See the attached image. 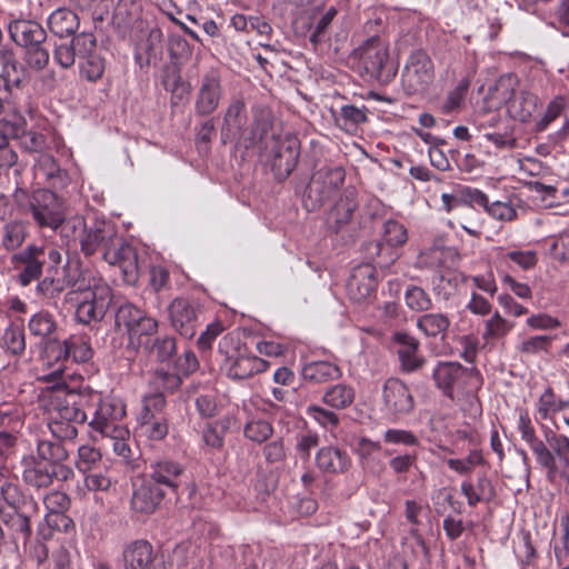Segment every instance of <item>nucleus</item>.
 I'll return each mask as SVG.
<instances>
[{"instance_id": "nucleus-1", "label": "nucleus", "mask_w": 569, "mask_h": 569, "mask_svg": "<svg viewBox=\"0 0 569 569\" xmlns=\"http://www.w3.org/2000/svg\"><path fill=\"white\" fill-rule=\"evenodd\" d=\"M515 84L516 80L512 76L500 77L489 91V100L496 108L508 104V111L512 118L527 122L537 112L541 102L535 93L528 90H520L516 93Z\"/></svg>"}, {"instance_id": "nucleus-2", "label": "nucleus", "mask_w": 569, "mask_h": 569, "mask_svg": "<svg viewBox=\"0 0 569 569\" xmlns=\"http://www.w3.org/2000/svg\"><path fill=\"white\" fill-rule=\"evenodd\" d=\"M17 203L27 208L37 224L56 230L62 221V207L58 196L48 189H38L32 193L19 188L14 192Z\"/></svg>"}, {"instance_id": "nucleus-3", "label": "nucleus", "mask_w": 569, "mask_h": 569, "mask_svg": "<svg viewBox=\"0 0 569 569\" xmlns=\"http://www.w3.org/2000/svg\"><path fill=\"white\" fill-rule=\"evenodd\" d=\"M346 171L341 166L325 164L315 171L307 186L303 204L308 211L320 209L339 191Z\"/></svg>"}, {"instance_id": "nucleus-4", "label": "nucleus", "mask_w": 569, "mask_h": 569, "mask_svg": "<svg viewBox=\"0 0 569 569\" xmlns=\"http://www.w3.org/2000/svg\"><path fill=\"white\" fill-rule=\"evenodd\" d=\"M3 113V100L0 98V116ZM0 136L16 139L22 150L29 153H43L47 138L40 132L27 130V120L20 110L14 108L0 118Z\"/></svg>"}, {"instance_id": "nucleus-5", "label": "nucleus", "mask_w": 569, "mask_h": 569, "mask_svg": "<svg viewBox=\"0 0 569 569\" xmlns=\"http://www.w3.org/2000/svg\"><path fill=\"white\" fill-rule=\"evenodd\" d=\"M81 299L78 302L76 318L79 322L88 325L100 321L106 316L112 302V289L102 279H93L87 289L78 286Z\"/></svg>"}, {"instance_id": "nucleus-6", "label": "nucleus", "mask_w": 569, "mask_h": 569, "mask_svg": "<svg viewBox=\"0 0 569 569\" xmlns=\"http://www.w3.org/2000/svg\"><path fill=\"white\" fill-rule=\"evenodd\" d=\"M435 80V66L422 50H416L408 57L401 73V86L408 96L425 94Z\"/></svg>"}, {"instance_id": "nucleus-7", "label": "nucleus", "mask_w": 569, "mask_h": 569, "mask_svg": "<svg viewBox=\"0 0 569 569\" xmlns=\"http://www.w3.org/2000/svg\"><path fill=\"white\" fill-rule=\"evenodd\" d=\"M87 418V412L77 403L57 398L48 427L56 439L73 440L78 436L77 425H82Z\"/></svg>"}, {"instance_id": "nucleus-8", "label": "nucleus", "mask_w": 569, "mask_h": 569, "mask_svg": "<svg viewBox=\"0 0 569 569\" xmlns=\"http://www.w3.org/2000/svg\"><path fill=\"white\" fill-rule=\"evenodd\" d=\"M382 410L393 422L411 415L415 410V398L400 379L389 378L382 387Z\"/></svg>"}, {"instance_id": "nucleus-9", "label": "nucleus", "mask_w": 569, "mask_h": 569, "mask_svg": "<svg viewBox=\"0 0 569 569\" xmlns=\"http://www.w3.org/2000/svg\"><path fill=\"white\" fill-rule=\"evenodd\" d=\"M359 63L367 77L378 81H388L391 77L387 72L389 50L386 41L378 37L368 39L359 49Z\"/></svg>"}, {"instance_id": "nucleus-10", "label": "nucleus", "mask_w": 569, "mask_h": 569, "mask_svg": "<svg viewBox=\"0 0 569 569\" xmlns=\"http://www.w3.org/2000/svg\"><path fill=\"white\" fill-rule=\"evenodd\" d=\"M201 312L202 306L198 300L182 297L173 299L168 307L172 328L187 339L196 335Z\"/></svg>"}, {"instance_id": "nucleus-11", "label": "nucleus", "mask_w": 569, "mask_h": 569, "mask_svg": "<svg viewBox=\"0 0 569 569\" xmlns=\"http://www.w3.org/2000/svg\"><path fill=\"white\" fill-rule=\"evenodd\" d=\"M119 241L120 234L113 223L96 219L89 226L86 224L80 247L84 256H92L97 251H101L103 258L107 250Z\"/></svg>"}, {"instance_id": "nucleus-12", "label": "nucleus", "mask_w": 569, "mask_h": 569, "mask_svg": "<svg viewBox=\"0 0 569 569\" xmlns=\"http://www.w3.org/2000/svg\"><path fill=\"white\" fill-rule=\"evenodd\" d=\"M21 468L23 482L37 490L51 487L56 480L68 481L71 479V477H64V473L57 468L33 457V453L22 457Z\"/></svg>"}, {"instance_id": "nucleus-13", "label": "nucleus", "mask_w": 569, "mask_h": 569, "mask_svg": "<svg viewBox=\"0 0 569 569\" xmlns=\"http://www.w3.org/2000/svg\"><path fill=\"white\" fill-rule=\"evenodd\" d=\"M267 148H269V146H267ZM270 158L274 176L280 180L288 178L298 162V139L290 134L283 138L273 137L270 146Z\"/></svg>"}, {"instance_id": "nucleus-14", "label": "nucleus", "mask_w": 569, "mask_h": 569, "mask_svg": "<svg viewBox=\"0 0 569 569\" xmlns=\"http://www.w3.org/2000/svg\"><path fill=\"white\" fill-rule=\"evenodd\" d=\"M103 260L121 270L123 281L136 284L139 280V263L136 249L121 236L120 241L112 244L104 253Z\"/></svg>"}, {"instance_id": "nucleus-15", "label": "nucleus", "mask_w": 569, "mask_h": 569, "mask_svg": "<svg viewBox=\"0 0 569 569\" xmlns=\"http://www.w3.org/2000/svg\"><path fill=\"white\" fill-rule=\"evenodd\" d=\"M97 52V39L91 32L76 34L70 44L61 43L53 50L54 61L62 68L68 69L76 62V58L84 59Z\"/></svg>"}, {"instance_id": "nucleus-16", "label": "nucleus", "mask_w": 569, "mask_h": 569, "mask_svg": "<svg viewBox=\"0 0 569 569\" xmlns=\"http://www.w3.org/2000/svg\"><path fill=\"white\" fill-rule=\"evenodd\" d=\"M221 77L218 71L207 72L200 80L194 101V111L199 116H209L219 107L222 98Z\"/></svg>"}, {"instance_id": "nucleus-17", "label": "nucleus", "mask_w": 569, "mask_h": 569, "mask_svg": "<svg viewBox=\"0 0 569 569\" xmlns=\"http://www.w3.org/2000/svg\"><path fill=\"white\" fill-rule=\"evenodd\" d=\"M126 416L124 405L113 398H99L89 425L101 435L110 433L121 426L118 421Z\"/></svg>"}, {"instance_id": "nucleus-18", "label": "nucleus", "mask_w": 569, "mask_h": 569, "mask_svg": "<svg viewBox=\"0 0 569 569\" xmlns=\"http://www.w3.org/2000/svg\"><path fill=\"white\" fill-rule=\"evenodd\" d=\"M42 247L29 244L20 252L13 254L12 262L16 268H20L18 273L19 283L23 287L39 280L42 274L44 260Z\"/></svg>"}, {"instance_id": "nucleus-19", "label": "nucleus", "mask_w": 569, "mask_h": 569, "mask_svg": "<svg viewBox=\"0 0 569 569\" xmlns=\"http://www.w3.org/2000/svg\"><path fill=\"white\" fill-rule=\"evenodd\" d=\"M264 369L266 362L262 359L239 351L227 355L221 365V370L233 380L250 378Z\"/></svg>"}, {"instance_id": "nucleus-20", "label": "nucleus", "mask_w": 569, "mask_h": 569, "mask_svg": "<svg viewBox=\"0 0 569 569\" xmlns=\"http://www.w3.org/2000/svg\"><path fill=\"white\" fill-rule=\"evenodd\" d=\"M392 340L398 345L397 355L402 372H416L426 363L425 357L419 352V341L407 332H396Z\"/></svg>"}, {"instance_id": "nucleus-21", "label": "nucleus", "mask_w": 569, "mask_h": 569, "mask_svg": "<svg viewBox=\"0 0 569 569\" xmlns=\"http://www.w3.org/2000/svg\"><path fill=\"white\" fill-rule=\"evenodd\" d=\"M247 123V107L242 97L231 98L222 120L221 139L223 143L241 138Z\"/></svg>"}, {"instance_id": "nucleus-22", "label": "nucleus", "mask_w": 569, "mask_h": 569, "mask_svg": "<svg viewBox=\"0 0 569 569\" xmlns=\"http://www.w3.org/2000/svg\"><path fill=\"white\" fill-rule=\"evenodd\" d=\"M184 469L178 462L171 460H159L150 466L149 473L144 477L161 490L177 492Z\"/></svg>"}, {"instance_id": "nucleus-23", "label": "nucleus", "mask_w": 569, "mask_h": 569, "mask_svg": "<svg viewBox=\"0 0 569 569\" xmlns=\"http://www.w3.org/2000/svg\"><path fill=\"white\" fill-rule=\"evenodd\" d=\"M8 31L12 41L24 49L43 44L47 39L46 30L33 20H12L8 26Z\"/></svg>"}, {"instance_id": "nucleus-24", "label": "nucleus", "mask_w": 569, "mask_h": 569, "mask_svg": "<svg viewBox=\"0 0 569 569\" xmlns=\"http://www.w3.org/2000/svg\"><path fill=\"white\" fill-rule=\"evenodd\" d=\"M164 496V490H161L147 478H143L141 483L133 490L131 508L136 512L151 515L160 507Z\"/></svg>"}, {"instance_id": "nucleus-25", "label": "nucleus", "mask_w": 569, "mask_h": 569, "mask_svg": "<svg viewBox=\"0 0 569 569\" xmlns=\"http://www.w3.org/2000/svg\"><path fill=\"white\" fill-rule=\"evenodd\" d=\"M33 457L62 471L64 477L72 478L74 475L73 470L64 465V461L69 458V451L58 439H39Z\"/></svg>"}, {"instance_id": "nucleus-26", "label": "nucleus", "mask_w": 569, "mask_h": 569, "mask_svg": "<svg viewBox=\"0 0 569 569\" xmlns=\"http://www.w3.org/2000/svg\"><path fill=\"white\" fill-rule=\"evenodd\" d=\"M376 288L377 277L371 266L357 267L347 283L348 296L356 302L366 300Z\"/></svg>"}, {"instance_id": "nucleus-27", "label": "nucleus", "mask_w": 569, "mask_h": 569, "mask_svg": "<svg viewBox=\"0 0 569 569\" xmlns=\"http://www.w3.org/2000/svg\"><path fill=\"white\" fill-rule=\"evenodd\" d=\"M33 170L37 178H43L52 188L63 189L70 182L68 172L61 169L57 160L49 153L43 152L36 158Z\"/></svg>"}, {"instance_id": "nucleus-28", "label": "nucleus", "mask_w": 569, "mask_h": 569, "mask_svg": "<svg viewBox=\"0 0 569 569\" xmlns=\"http://www.w3.org/2000/svg\"><path fill=\"white\" fill-rule=\"evenodd\" d=\"M152 545L144 539H137L124 545L121 553L123 569H146L152 561Z\"/></svg>"}, {"instance_id": "nucleus-29", "label": "nucleus", "mask_w": 569, "mask_h": 569, "mask_svg": "<svg viewBox=\"0 0 569 569\" xmlns=\"http://www.w3.org/2000/svg\"><path fill=\"white\" fill-rule=\"evenodd\" d=\"M316 465L325 473L338 475L350 469L351 459L345 450L335 446H327L316 453Z\"/></svg>"}, {"instance_id": "nucleus-30", "label": "nucleus", "mask_w": 569, "mask_h": 569, "mask_svg": "<svg viewBox=\"0 0 569 569\" xmlns=\"http://www.w3.org/2000/svg\"><path fill=\"white\" fill-rule=\"evenodd\" d=\"M357 208L356 191L353 189H346L329 213L328 222L330 228L335 232H339L351 221Z\"/></svg>"}, {"instance_id": "nucleus-31", "label": "nucleus", "mask_w": 569, "mask_h": 569, "mask_svg": "<svg viewBox=\"0 0 569 569\" xmlns=\"http://www.w3.org/2000/svg\"><path fill=\"white\" fill-rule=\"evenodd\" d=\"M460 490L467 498L469 507H476L480 502H491L496 498L495 486L485 473L477 478V483H472L470 480L462 481Z\"/></svg>"}, {"instance_id": "nucleus-32", "label": "nucleus", "mask_w": 569, "mask_h": 569, "mask_svg": "<svg viewBox=\"0 0 569 569\" xmlns=\"http://www.w3.org/2000/svg\"><path fill=\"white\" fill-rule=\"evenodd\" d=\"M466 375L465 367L458 362H440L432 372L437 387L450 399H455V382Z\"/></svg>"}, {"instance_id": "nucleus-33", "label": "nucleus", "mask_w": 569, "mask_h": 569, "mask_svg": "<svg viewBox=\"0 0 569 569\" xmlns=\"http://www.w3.org/2000/svg\"><path fill=\"white\" fill-rule=\"evenodd\" d=\"M79 26L78 14L68 8H58L48 18L49 30L59 38L74 34Z\"/></svg>"}, {"instance_id": "nucleus-34", "label": "nucleus", "mask_w": 569, "mask_h": 569, "mask_svg": "<svg viewBox=\"0 0 569 569\" xmlns=\"http://www.w3.org/2000/svg\"><path fill=\"white\" fill-rule=\"evenodd\" d=\"M301 375L305 381L320 385L339 379L341 370L338 366L328 361H312L305 365Z\"/></svg>"}, {"instance_id": "nucleus-35", "label": "nucleus", "mask_w": 569, "mask_h": 569, "mask_svg": "<svg viewBox=\"0 0 569 569\" xmlns=\"http://www.w3.org/2000/svg\"><path fill=\"white\" fill-rule=\"evenodd\" d=\"M28 330L32 337L40 342H46L56 337L58 323L54 316L47 311L40 310L31 316L28 321Z\"/></svg>"}, {"instance_id": "nucleus-36", "label": "nucleus", "mask_w": 569, "mask_h": 569, "mask_svg": "<svg viewBox=\"0 0 569 569\" xmlns=\"http://www.w3.org/2000/svg\"><path fill=\"white\" fill-rule=\"evenodd\" d=\"M416 326L427 337L445 338L450 327V319L446 313L427 312L417 318Z\"/></svg>"}, {"instance_id": "nucleus-37", "label": "nucleus", "mask_w": 569, "mask_h": 569, "mask_svg": "<svg viewBox=\"0 0 569 569\" xmlns=\"http://www.w3.org/2000/svg\"><path fill=\"white\" fill-rule=\"evenodd\" d=\"M355 389L346 383L329 387L322 395V402L331 409L343 410L355 401Z\"/></svg>"}, {"instance_id": "nucleus-38", "label": "nucleus", "mask_w": 569, "mask_h": 569, "mask_svg": "<svg viewBox=\"0 0 569 569\" xmlns=\"http://www.w3.org/2000/svg\"><path fill=\"white\" fill-rule=\"evenodd\" d=\"M467 280L468 277L461 272H437L431 280L432 290L437 296L447 300L453 295L458 286Z\"/></svg>"}, {"instance_id": "nucleus-39", "label": "nucleus", "mask_w": 569, "mask_h": 569, "mask_svg": "<svg viewBox=\"0 0 569 569\" xmlns=\"http://www.w3.org/2000/svg\"><path fill=\"white\" fill-rule=\"evenodd\" d=\"M141 318V309L130 302L122 303L114 315V328L119 331L123 330L132 342V332Z\"/></svg>"}, {"instance_id": "nucleus-40", "label": "nucleus", "mask_w": 569, "mask_h": 569, "mask_svg": "<svg viewBox=\"0 0 569 569\" xmlns=\"http://www.w3.org/2000/svg\"><path fill=\"white\" fill-rule=\"evenodd\" d=\"M515 328V323L505 319L498 311L485 321L482 339L486 342L499 341L506 338Z\"/></svg>"}, {"instance_id": "nucleus-41", "label": "nucleus", "mask_w": 569, "mask_h": 569, "mask_svg": "<svg viewBox=\"0 0 569 569\" xmlns=\"http://www.w3.org/2000/svg\"><path fill=\"white\" fill-rule=\"evenodd\" d=\"M28 226L23 221L12 220L7 222L1 231V246L7 251L18 249L26 240Z\"/></svg>"}, {"instance_id": "nucleus-42", "label": "nucleus", "mask_w": 569, "mask_h": 569, "mask_svg": "<svg viewBox=\"0 0 569 569\" xmlns=\"http://www.w3.org/2000/svg\"><path fill=\"white\" fill-rule=\"evenodd\" d=\"M2 522L11 531V539L13 541L22 539L27 542L31 536V526L29 517L13 510L2 515Z\"/></svg>"}, {"instance_id": "nucleus-43", "label": "nucleus", "mask_w": 569, "mask_h": 569, "mask_svg": "<svg viewBox=\"0 0 569 569\" xmlns=\"http://www.w3.org/2000/svg\"><path fill=\"white\" fill-rule=\"evenodd\" d=\"M43 343V356L48 359L49 362L52 361L58 365L54 373L61 372L63 362L70 359L68 339L59 340L53 337Z\"/></svg>"}, {"instance_id": "nucleus-44", "label": "nucleus", "mask_w": 569, "mask_h": 569, "mask_svg": "<svg viewBox=\"0 0 569 569\" xmlns=\"http://www.w3.org/2000/svg\"><path fill=\"white\" fill-rule=\"evenodd\" d=\"M406 306L413 312H426L432 308L430 295L419 286L410 284L405 291Z\"/></svg>"}, {"instance_id": "nucleus-45", "label": "nucleus", "mask_w": 569, "mask_h": 569, "mask_svg": "<svg viewBox=\"0 0 569 569\" xmlns=\"http://www.w3.org/2000/svg\"><path fill=\"white\" fill-rule=\"evenodd\" d=\"M462 378H458L455 382V399L463 396L475 395L482 386L483 380L480 372L475 368H465Z\"/></svg>"}, {"instance_id": "nucleus-46", "label": "nucleus", "mask_w": 569, "mask_h": 569, "mask_svg": "<svg viewBox=\"0 0 569 569\" xmlns=\"http://www.w3.org/2000/svg\"><path fill=\"white\" fill-rule=\"evenodd\" d=\"M271 126L272 122L269 112L262 110L256 114L250 134L248 138H244V147L249 148L262 142L267 138Z\"/></svg>"}, {"instance_id": "nucleus-47", "label": "nucleus", "mask_w": 569, "mask_h": 569, "mask_svg": "<svg viewBox=\"0 0 569 569\" xmlns=\"http://www.w3.org/2000/svg\"><path fill=\"white\" fill-rule=\"evenodd\" d=\"M243 433L248 440L262 443L273 435V427L266 419H250L244 425Z\"/></svg>"}, {"instance_id": "nucleus-48", "label": "nucleus", "mask_w": 569, "mask_h": 569, "mask_svg": "<svg viewBox=\"0 0 569 569\" xmlns=\"http://www.w3.org/2000/svg\"><path fill=\"white\" fill-rule=\"evenodd\" d=\"M86 221L81 217H74L71 219H64L62 214V221L59 223L56 230H59L61 238L64 243L69 247L71 243H76L83 236Z\"/></svg>"}, {"instance_id": "nucleus-49", "label": "nucleus", "mask_w": 569, "mask_h": 569, "mask_svg": "<svg viewBox=\"0 0 569 569\" xmlns=\"http://www.w3.org/2000/svg\"><path fill=\"white\" fill-rule=\"evenodd\" d=\"M114 478L111 476V471L104 470H91L84 473V486L90 491H103L108 492L116 485Z\"/></svg>"}, {"instance_id": "nucleus-50", "label": "nucleus", "mask_w": 569, "mask_h": 569, "mask_svg": "<svg viewBox=\"0 0 569 569\" xmlns=\"http://www.w3.org/2000/svg\"><path fill=\"white\" fill-rule=\"evenodd\" d=\"M140 429L151 440H162L168 435L164 417L139 416Z\"/></svg>"}, {"instance_id": "nucleus-51", "label": "nucleus", "mask_w": 569, "mask_h": 569, "mask_svg": "<svg viewBox=\"0 0 569 569\" xmlns=\"http://www.w3.org/2000/svg\"><path fill=\"white\" fill-rule=\"evenodd\" d=\"M69 356L74 362H87L93 356L90 340L86 336L72 335L68 338Z\"/></svg>"}, {"instance_id": "nucleus-52", "label": "nucleus", "mask_w": 569, "mask_h": 569, "mask_svg": "<svg viewBox=\"0 0 569 569\" xmlns=\"http://www.w3.org/2000/svg\"><path fill=\"white\" fill-rule=\"evenodd\" d=\"M104 436L110 438L112 442L113 452L117 456L121 457L126 463H130L133 457L130 446L128 443L130 439L129 430L124 427H120Z\"/></svg>"}, {"instance_id": "nucleus-53", "label": "nucleus", "mask_w": 569, "mask_h": 569, "mask_svg": "<svg viewBox=\"0 0 569 569\" xmlns=\"http://www.w3.org/2000/svg\"><path fill=\"white\" fill-rule=\"evenodd\" d=\"M146 349L151 355H154L161 362H166L172 359L177 352V342L172 336L158 337L151 345H146Z\"/></svg>"}, {"instance_id": "nucleus-54", "label": "nucleus", "mask_w": 569, "mask_h": 569, "mask_svg": "<svg viewBox=\"0 0 569 569\" xmlns=\"http://www.w3.org/2000/svg\"><path fill=\"white\" fill-rule=\"evenodd\" d=\"M2 346L13 356H20L26 350V336L21 327L11 325L2 336Z\"/></svg>"}, {"instance_id": "nucleus-55", "label": "nucleus", "mask_w": 569, "mask_h": 569, "mask_svg": "<svg viewBox=\"0 0 569 569\" xmlns=\"http://www.w3.org/2000/svg\"><path fill=\"white\" fill-rule=\"evenodd\" d=\"M306 413L319 426L330 431L336 429L340 423V418L333 410L326 409L318 405L308 406Z\"/></svg>"}, {"instance_id": "nucleus-56", "label": "nucleus", "mask_w": 569, "mask_h": 569, "mask_svg": "<svg viewBox=\"0 0 569 569\" xmlns=\"http://www.w3.org/2000/svg\"><path fill=\"white\" fill-rule=\"evenodd\" d=\"M531 451L536 456L537 462L547 469L548 476L553 477L557 471V463L553 452L546 447L539 438L529 445Z\"/></svg>"}, {"instance_id": "nucleus-57", "label": "nucleus", "mask_w": 569, "mask_h": 569, "mask_svg": "<svg viewBox=\"0 0 569 569\" xmlns=\"http://www.w3.org/2000/svg\"><path fill=\"white\" fill-rule=\"evenodd\" d=\"M382 239L389 247L402 246L408 239L407 229L396 220H387L383 223Z\"/></svg>"}, {"instance_id": "nucleus-58", "label": "nucleus", "mask_w": 569, "mask_h": 569, "mask_svg": "<svg viewBox=\"0 0 569 569\" xmlns=\"http://www.w3.org/2000/svg\"><path fill=\"white\" fill-rule=\"evenodd\" d=\"M102 455L99 449L83 445L78 448V458L76 460L77 469L83 475L93 470L96 465L100 462Z\"/></svg>"}, {"instance_id": "nucleus-59", "label": "nucleus", "mask_w": 569, "mask_h": 569, "mask_svg": "<svg viewBox=\"0 0 569 569\" xmlns=\"http://www.w3.org/2000/svg\"><path fill=\"white\" fill-rule=\"evenodd\" d=\"M80 64V73L88 81L94 82L99 80L104 72V59L97 52L82 59Z\"/></svg>"}, {"instance_id": "nucleus-60", "label": "nucleus", "mask_w": 569, "mask_h": 569, "mask_svg": "<svg viewBox=\"0 0 569 569\" xmlns=\"http://www.w3.org/2000/svg\"><path fill=\"white\" fill-rule=\"evenodd\" d=\"M26 80V73L24 71L21 74H17L14 77H11L7 80H4L1 83V88L8 93L6 98H1L3 101L7 100V103L9 106H12L11 110L17 108V110H20V103L18 101L19 99V92L22 91V84Z\"/></svg>"}, {"instance_id": "nucleus-61", "label": "nucleus", "mask_w": 569, "mask_h": 569, "mask_svg": "<svg viewBox=\"0 0 569 569\" xmlns=\"http://www.w3.org/2000/svg\"><path fill=\"white\" fill-rule=\"evenodd\" d=\"M338 14L336 7L331 6L326 12L313 22L312 31L310 33V41L315 44L322 42L329 26Z\"/></svg>"}, {"instance_id": "nucleus-62", "label": "nucleus", "mask_w": 569, "mask_h": 569, "mask_svg": "<svg viewBox=\"0 0 569 569\" xmlns=\"http://www.w3.org/2000/svg\"><path fill=\"white\" fill-rule=\"evenodd\" d=\"M482 463L483 457L479 450L470 451L466 459H449L447 461L448 467L460 475H468L476 466Z\"/></svg>"}, {"instance_id": "nucleus-63", "label": "nucleus", "mask_w": 569, "mask_h": 569, "mask_svg": "<svg viewBox=\"0 0 569 569\" xmlns=\"http://www.w3.org/2000/svg\"><path fill=\"white\" fill-rule=\"evenodd\" d=\"M71 500L69 496L62 491L53 490L43 497V505L47 513L67 511L70 507Z\"/></svg>"}, {"instance_id": "nucleus-64", "label": "nucleus", "mask_w": 569, "mask_h": 569, "mask_svg": "<svg viewBox=\"0 0 569 569\" xmlns=\"http://www.w3.org/2000/svg\"><path fill=\"white\" fill-rule=\"evenodd\" d=\"M550 254L559 261L569 260V228L552 238Z\"/></svg>"}]
</instances>
